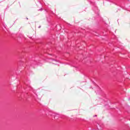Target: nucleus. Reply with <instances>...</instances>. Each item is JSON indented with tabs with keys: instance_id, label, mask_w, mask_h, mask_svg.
<instances>
[{
	"instance_id": "obj_1",
	"label": "nucleus",
	"mask_w": 130,
	"mask_h": 130,
	"mask_svg": "<svg viewBox=\"0 0 130 130\" xmlns=\"http://www.w3.org/2000/svg\"><path fill=\"white\" fill-rule=\"evenodd\" d=\"M52 63H53V64H57V63L58 62V61H56V60H54L53 59L52 60Z\"/></svg>"
},
{
	"instance_id": "obj_2",
	"label": "nucleus",
	"mask_w": 130,
	"mask_h": 130,
	"mask_svg": "<svg viewBox=\"0 0 130 130\" xmlns=\"http://www.w3.org/2000/svg\"><path fill=\"white\" fill-rule=\"evenodd\" d=\"M94 116V117H95V116H97V115H94V116Z\"/></svg>"
},
{
	"instance_id": "obj_3",
	"label": "nucleus",
	"mask_w": 130,
	"mask_h": 130,
	"mask_svg": "<svg viewBox=\"0 0 130 130\" xmlns=\"http://www.w3.org/2000/svg\"><path fill=\"white\" fill-rule=\"evenodd\" d=\"M40 27H41V26H39V28H40Z\"/></svg>"
}]
</instances>
